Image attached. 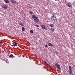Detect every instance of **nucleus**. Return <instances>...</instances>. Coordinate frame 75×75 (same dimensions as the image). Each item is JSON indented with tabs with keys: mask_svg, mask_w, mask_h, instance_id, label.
I'll return each mask as SVG.
<instances>
[{
	"mask_svg": "<svg viewBox=\"0 0 75 75\" xmlns=\"http://www.w3.org/2000/svg\"><path fill=\"white\" fill-rule=\"evenodd\" d=\"M49 26H50V27H53L54 26V25H53V24H51L49 25Z\"/></svg>",
	"mask_w": 75,
	"mask_h": 75,
	"instance_id": "f3484780",
	"label": "nucleus"
},
{
	"mask_svg": "<svg viewBox=\"0 0 75 75\" xmlns=\"http://www.w3.org/2000/svg\"><path fill=\"white\" fill-rule=\"evenodd\" d=\"M51 20L52 21H57V18L55 17V16L54 15H52L51 16Z\"/></svg>",
	"mask_w": 75,
	"mask_h": 75,
	"instance_id": "f257e3e1",
	"label": "nucleus"
},
{
	"mask_svg": "<svg viewBox=\"0 0 75 75\" xmlns=\"http://www.w3.org/2000/svg\"><path fill=\"white\" fill-rule=\"evenodd\" d=\"M33 25H35V26L37 27H39V25H35L34 24H33Z\"/></svg>",
	"mask_w": 75,
	"mask_h": 75,
	"instance_id": "4be33fe9",
	"label": "nucleus"
},
{
	"mask_svg": "<svg viewBox=\"0 0 75 75\" xmlns=\"http://www.w3.org/2000/svg\"><path fill=\"white\" fill-rule=\"evenodd\" d=\"M2 7L6 9L7 8V5H3Z\"/></svg>",
	"mask_w": 75,
	"mask_h": 75,
	"instance_id": "20e7f679",
	"label": "nucleus"
},
{
	"mask_svg": "<svg viewBox=\"0 0 75 75\" xmlns=\"http://www.w3.org/2000/svg\"><path fill=\"white\" fill-rule=\"evenodd\" d=\"M73 4L74 6H75V1H74V2H73Z\"/></svg>",
	"mask_w": 75,
	"mask_h": 75,
	"instance_id": "b1692460",
	"label": "nucleus"
},
{
	"mask_svg": "<svg viewBox=\"0 0 75 75\" xmlns=\"http://www.w3.org/2000/svg\"><path fill=\"white\" fill-rule=\"evenodd\" d=\"M56 67L59 70L61 69V66L59 65H58Z\"/></svg>",
	"mask_w": 75,
	"mask_h": 75,
	"instance_id": "6e6552de",
	"label": "nucleus"
},
{
	"mask_svg": "<svg viewBox=\"0 0 75 75\" xmlns=\"http://www.w3.org/2000/svg\"><path fill=\"white\" fill-rule=\"evenodd\" d=\"M67 5L69 7H71L72 6V4H71V3H68L67 4Z\"/></svg>",
	"mask_w": 75,
	"mask_h": 75,
	"instance_id": "1a4fd4ad",
	"label": "nucleus"
},
{
	"mask_svg": "<svg viewBox=\"0 0 75 75\" xmlns=\"http://www.w3.org/2000/svg\"><path fill=\"white\" fill-rule=\"evenodd\" d=\"M32 17L33 19H34V18H37V17L36 16H35V15L33 14L32 16Z\"/></svg>",
	"mask_w": 75,
	"mask_h": 75,
	"instance_id": "423d86ee",
	"label": "nucleus"
},
{
	"mask_svg": "<svg viewBox=\"0 0 75 75\" xmlns=\"http://www.w3.org/2000/svg\"><path fill=\"white\" fill-rule=\"evenodd\" d=\"M69 72L70 75H71L72 74V69L71 68V67L69 66Z\"/></svg>",
	"mask_w": 75,
	"mask_h": 75,
	"instance_id": "f03ea898",
	"label": "nucleus"
},
{
	"mask_svg": "<svg viewBox=\"0 0 75 75\" xmlns=\"http://www.w3.org/2000/svg\"><path fill=\"white\" fill-rule=\"evenodd\" d=\"M4 2L5 3H9V1H8V0H4Z\"/></svg>",
	"mask_w": 75,
	"mask_h": 75,
	"instance_id": "ddd939ff",
	"label": "nucleus"
},
{
	"mask_svg": "<svg viewBox=\"0 0 75 75\" xmlns=\"http://www.w3.org/2000/svg\"><path fill=\"white\" fill-rule=\"evenodd\" d=\"M44 62H45V63L46 64V65L47 64V62H46V61H45Z\"/></svg>",
	"mask_w": 75,
	"mask_h": 75,
	"instance_id": "a878e982",
	"label": "nucleus"
},
{
	"mask_svg": "<svg viewBox=\"0 0 75 75\" xmlns=\"http://www.w3.org/2000/svg\"><path fill=\"white\" fill-rule=\"evenodd\" d=\"M42 28L43 29V30H46V28L45 27V26L44 25H42L41 26Z\"/></svg>",
	"mask_w": 75,
	"mask_h": 75,
	"instance_id": "39448f33",
	"label": "nucleus"
},
{
	"mask_svg": "<svg viewBox=\"0 0 75 75\" xmlns=\"http://www.w3.org/2000/svg\"><path fill=\"white\" fill-rule=\"evenodd\" d=\"M51 30L52 31V32H54V29L52 28L51 29Z\"/></svg>",
	"mask_w": 75,
	"mask_h": 75,
	"instance_id": "5701e85b",
	"label": "nucleus"
},
{
	"mask_svg": "<svg viewBox=\"0 0 75 75\" xmlns=\"http://www.w3.org/2000/svg\"><path fill=\"white\" fill-rule=\"evenodd\" d=\"M19 25H20L21 26H23V27H24V24H23L21 23L20 22L19 23Z\"/></svg>",
	"mask_w": 75,
	"mask_h": 75,
	"instance_id": "9b49d317",
	"label": "nucleus"
},
{
	"mask_svg": "<svg viewBox=\"0 0 75 75\" xmlns=\"http://www.w3.org/2000/svg\"><path fill=\"white\" fill-rule=\"evenodd\" d=\"M48 45L50 47H52V44L51 43H49Z\"/></svg>",
	"mask_w": 75,
	"mask_h": 75,
	"instance_id": "9d476101",
	"label": "nucleus"
},
{
	"mask_svg": "<svg viewBox=\"0 0 75 75\" xmlns=\"http://www.w3.org/2000/svg\"><path fill=\"white\" fill-rule=\"evenodd\" d=\"M13 54H11L10 55H9V58H12L13 57Z\"/></svg>",
	"mask_w": 75,
	"mask_h": 75,
	"instance_id": "a211bd4d",
	"label": "nucleus"
},
{
	"mask_svg": "<svg viewBox=\"0 0 75 75\" xmlns=\"http://www.w3.org/2000/svg\"><path fill=\"white\" fill-rule=\"evenodd\" d=\"M45 47H46V48H47V47H48V45H45Z\"/></svg>",
	"mask_w": 75,
	"mask_h": 75,
	"instance_id": "393cba45",
	"label": "nucleus"
},
{
	"mask_svg": "<svg viewBox=\"0 0 75 75\" xmlns=\"http://www.w3.org/2000/svg\"><path fill=\"white\" fill-rule=\"evenodd\" d=\"M46 65H47L48 67H49L51 69H52V68H51V66H50V65L49 64H47Z\"/></svg>",
	"mask_w": 75,
	"mask_h": 75,
	"instance_id": "aec40b11",
	"label": "nucleus"
},
{
	"mask_svg": "<svg viewBox=\"0 0 75 75\" xmlns=\"http://www.w3.org/2000/svg\"><path fill=\"white\" fill-rule=\"evenodd\" d=\"M11 2L12 3H16V1H14L13 0H11Z\"/></svg>",
	"mask_w": 75,
	"mask_h": 75,
	"instance_id": "f8f14e48",
	"label": "nucleus"
},
{
	"mask_svg": "<svg viewBox=\"0 0 75 75\" xmlns=\"http://www.w3.org/2000/svg\"><path fill=\"white\" fill-rule=\"evenodd\" d=\"M3 42H0V44H1Z\"/></svg>",
	"mask_w": 75,
	"mask_h": 75,
	"instance_id": "bb28decb",
	"label": "nucleus"
},
{
	"mask_svg": "<svg viewBox=\"0 0 75 75\" xmlns=\"http://www.w3.org/2000/svg\"><path fill=\"white\" fill-rule=\"evenodd\" d=\"M74 42H75V40L74 41Z\"/></svg>",
	"mask_w": 75,
	"mask_h": 75,
	"instance_id": "cd10ccee",
	"label": "nucleus"
},
{
	"mask_svg": "<svg viewBox=\"0 0 75 75\" xmlns=\"http://www.w3.org/2000/svg\"><path fill=\"white\" fill-rule=\"evenodd\" d=\"M29 14H30L32 15L33 14V12L31 11H29Z\"/></svg>",
	"mask_w": 75,
	"mask_h": 75,
	"instance_id": "dca6fc26",
	"label": "nucleus"
},
{
	"mask_svg": "<svg viewBox=\"0 0 75 75\" xmlns=\"http://www.w3.org/2000/svg\"><path fill=\"white\" fill-rule=\"evenodd\" d=\"M59 65V64L57 63H55L54 65L55 67H57L58 65Z\"/></svg>",
	"mask_w": 75,
	"mask_h": 75,
	"instance_id": "2eb2a0df",
	"label": "nucleus"
},
{
	"mask_svg": "<svg viewBox=\"0 0 75 75\" xmlns=\"http://www.w3.org/2000/svg\"><path fill=\"white\" fill-rule=\"evenodd\" d=\"M13 45H14V46H16V47H17V42H14L13 43Z\"/></svg>",
	"mask_w": 75,
	"mask_h": 75,
	"instance_id": "0eeeda50",
	"label": "nucleus"
},
{
	"mask_svg": "<svg viewBox=\"0 0 75 75\" xmlns=\"http://www.w3.org/2000/svg\"><path fill=\"white\" fill-rule=\"evenodd\" d=\"M39 19H38V18L37 17L36 18L34 19V22H36V23H38V21H39Z\"/></svg>",
	"mask_w": 75,
	"mask_h": 75,
	"instance_id": "7ed1b4c3",
	"label": "nucleus"
},
{
	"mask_svg": "<svg viewBox=\"0 0 75 75\" xmlns=\"http://www.w3.org/2000/svg\"><path fill=\"white\" fill-rule=\"evenodd\" d=\"M55 53L57 55H58V54H59V53H58V52H57V51H55Z\"/></svg>",
	"mask_w": 75,
	"mask_h": 75,
	"instance_id": "6ab92c4d",
	"label": "nucleus"
},
{
	"mask_svg": "<svg viewBox=\"0 0 75 75\" xmlns=\"http://www.w3.org/2000/svg\"><path fill=\"white\" fill-rule=\"evenodd\" d=\"M30 32L32 34H33V33H34V31H33V30H31L30 31Z\"/></svg>",
	"mask_w": 75,
	"mask_h": 75,
	"instance_id": "412c9836",
	"label": "nucleus"
},
{
	"mask_svg": "<svg viewBox=\"0 0 75 75\" xmlns=\"http://www.w3.org/2000/svg\"><path fill=\"white\" fill-rule=\"evenodd\" d=\"M22 31H25V28L24 27H22Z\"/></svg>",
	"mask_w": 75,
	"mask_h": 75,
	"instance_id": "4468645a",
	"label": "nucleus"
}]
</instances>
